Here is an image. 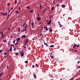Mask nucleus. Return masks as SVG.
<instances>
[{
  "mask_svg": "<svg viewBox=\"0 0 80 80\" xmlns=\"http://www.w3.org/2000/svg\"><path fill=\"white\" fill-rule=\"evenodd\" d=\"M20 53L22 57L23 56V55H24L23 52L22 51V52H20Z\"/></svg>",
  "mask_w": 80,
  "mask_h": 80,
  "instance_id": "f257e3e1",
  "label": "nucleus"
},
{
  "mask_svg": "<svg viewBox=\"0 0 80 80\" xmlns=\"http://www.w3.org/2000/svg\"><path fill=\"white\" fill-rule=\"evenodd\" d=\"M37 20L38 21H40V20H41V18L40 17H37Z\"/></svg>",
  "mask_w": 80,
  "mask_h": 80,
  "instance_id": "f03ea898",
  "label": "nucleus"
},
{
  "mask_svg": "<svg viewBox=\"0 0 80 80\" xmlns=\"http://www.w3.org/2000/svg\"><path fill=\"white\" fill-rule=\"evenodd\" d=\"M20 40V38H17L16 40L17 43H18V41Z\"/></svg>",
  "mask_w": 80,
  "mask_h": 80,
  "instance_id": "7ed1b4c3",
  "label": "nucleus"
},
{
  "mask_svg": "<svg viewBox=\"0 0 80 80\" xmlns=\"http://www.w3.org/2000/svg\"><path fill=\"white\" fill-rule=\"evenodd\" d=\"M50 57L51 58H52V59H53V58H54L53 56L52 55V53L50 54Z\"/></svg>",
  "mask_w": 80,
  "mask_h": 80,
  "instance_id": "20e7f679",
  "label": "nucleus"
},
{
  "mask_svg": "<svg viewBox=\"0 0 80 80\" xmlns=\"http://www.w3.org/2000/svg\"><path fill=\"white\" fill-rule=\"evenodd\" d=\"M31 25H32V28H33V27H34V23H33V22H32Z\"/></svg>",
  "mask_w": 80,
  "mask_h": 80,
  "instance_id": "39448f33",
  "label": "nucleus"
},
{
  "mask_svg": "<svg viewBox=\"0 0 80 80\" xmlns=\"http://www.w3.org/2000/svg\"><path fill=\"white\" fill-rule=\"evenodd\" d=\"M44 28H45V30H46V31H47V30H48V29H47V28H47V27H44Z\"/></svg>",
  "mask_w": 80,
  "mask_h": 80,
  "instance_id": "423d86ee",
  "label": "nucleus"
},
{
  "mask_svg": "<svg viewBox=\"0 0 80 80\" xmlns=\"http://www.w3.org/2000/svg\"><path fill=\"white\" fill-rule=\"evenodd\" d=\"M25 37H26V35H22V37H22V38H24Z\"/></svg>",
  "mask_w": 80,
  "mask_h": 80,
  "instance_id": "0eeeda50",
  "label": "nucleus"
},
{
  "mask_svg": "<svg viewBox=\"0 0 80 80\" xmlns=\"http://www.w3.org/2000/svg\"><path fill=\"white\" fill-rule=\"evenodd\" d=\"M51 20H50V21L49 22H48L47 23V24H48V25H49V24H50L51 23Z\"/></svg>",
  "mask_w": 80,
  "mask_h": 80,
  "instance_id": "6e6552de",
  "label": "nucleus"
},
{
  "mask_svg": "<svg viewBox=\"0 0 80 80\" xmlns=\"http://www.w3.org/2000/svg\"><path fill=\"white\" fill-rule=\"evenodd\" d=\"M3 72H1V74H0V77H2V76L3 75Z\"/></svg>",
  "mask_w": 80,
  "mask_h": 80,
  "instance_id": "1a4fd4ad",
  "label": "nucleus"
},
{
  "mask_svg": "<svg viewBox=\"0 0 80 80\" xmlns=\"http://www.w3.org/2000/svg\"><path fill=\"white\" fill-rule=\"evenodd\" d=\"M54 7H52V8H51V10L52 11H53V10H54Z\"/></svg>",
  "mask_w": 80,
  "mask_h": 80,
  "instance_id": "9d476101",
  "label": "nucleus"
},
{
  "mask_svg": "<svg viewBox=\"0 0 80 80\" xmlns=\"http://www.w3.org/2000/svg\"><path fill=\"white\" fill-rule=\"evenodd\" d=\"M77 47V44H75L74 45V46H73V48H75V47Z\"/></svg>",
  "mask_w": 80,
  "mask_h": 80,
  "instance_id": "9b49d317",
  "label": "nucleus"
},
{
  "mask_svg": "<svg viewBox=\"0 0 80 80\" xmlns=\"http://www.w3.org/2000/svg\"><path fill=\"white\" fill-rule=\"evenodd\" d=\"M62 8H65V5H62Z\"/></svg>",
  "mask_w": 80,
  "mask_h": 80,
  "instance_id": "f8f14e48",
  "label": "nucleus"
},
{
  "mask_svg": "<svg viewBox=\"0 0 80 80\" xmlns=\"http://www.w3.org/2000/svg\"><path fill=\"white\" fill-rule=\"evenodd\" d=\"M3 15H7V12H6V13H3L2 14Z\"/></svg>",
  "mask_w": 80,
  "mask_h": 80,
  "instance_id": "ddd939ff",
  "label": "nucleus"
},
{
  "mask_svg": "<svg viewBox=\"0 0 80 80\" xmlns=\"http://www.w3.org/2000/svg\"><path fill=\"white\" fill-rule=\"evenodd\" d=\"M53 47H54V45H51L50 46V47H51V48Z\"/></svg>",
  "mask_w": 80,
  "mask_h": 80,
  "instance_id": "4468645a",
  "label": "nucleus"
},
{
  "mask_svg": "<svg viewBox=\"0 0 80 80\" xmlns=\"http://www.w3.org/2000/svg\"><path fill=\"white\" fill-rule=\"evenodd\" d=\"M28 41H29V40H28V39H27V40L26 41V43H28Z\"/></svg>",
  "mask_w": 80,
  "mask_h": 80,
  "instance_id": "2eb2a0df",
  "label": "nucleus"
},
{
  "mask_svg": "<svg viewBox=\"0 0 80 80\" xmlns=\"http://www.w3.org/2000/svg\"><path fill=\"white\" fill-rule=\"evenodd\" d=\"M58 22L59 23V25H60V27H62V25L60 24V22Z\"/></svg>",
  "mask_w": 80,
  "mask_h": 80,
  "instance_id": "dca6fc26",
  "label": "nucleus"
},
{
  "mask_svg": "<svg viewBox=\"0 0 80 80\" xmlns=\"http://www.w3.org/2000/svg\"><path fill=\"white\" fill-rule=\"evenodd\" d=\"M15 12L16 13H17V14L19 13V12L18 11H15Z\"/></svg>",
  "mask_w": 80,
  "mask_h": 80,
  "instance_id": "f3484780",
  "label": "nucleus"
},
{
  "mask_svg": "<svg viewBox=\"0 0 80 80\" xmlns=\"http://www.w3.org/2000/svg\"><path fill=\"white\" fill-rule=\"evenodd\" d=\"M14 2V3H15V4H16V3H17V0H16Z\"/></svg>",
  "mask_w": 80,
  "mask_h": 80,
  "instance_id": "a211bd4d",
  "label": "nucleus"
},
{
  "mask_svg": "<svg viewBox=\"0 0 80 80\" xmlns=\"http://www.w3.org/2000/svg\"><path fill=\"white\" fill-rule=\"evenodd\" d=\"M49 18H50V19H52V16H51V15H49Z\"/></svg>",
  "mask_w": 80,
  "mask_h": 80,
  "instance_id": "6ab92c4d",
  "label": "nucleus"
},
{
  "mask_svg": "<svg viewBox=\"0 0 80 80\" xmlns=\"http://www.w3.org/2000/svg\"><path fill=\"white\" fill-rule=\"evenodd\" d=\"M10 51L11 52H12V48H10Z\"/></svg>",
  "mask_w": 80,
  "mask_h": 80,
  "instance_id": "aec40b11",
  "label": "nucleus"
},
{
  "mask_svg": "<svg viewBox=\"0 0 80 80\" xmlns=\"http://www.w3.org/2000/svg\"><path fill=\"white\" fill-rule=\"evenodd\" d=\"M74 52H78V50H75L74 51H73Z\"/></svg>",
  "mask_w": 80,
  "mask_h": 80,
  "instance_id": "412c9836",
  "label": "nucleus"
},
{
  "mask_svg": "<svg viewBox=\"0 0 80 80\" xmlns=\"http://www.w3.org/2000/svg\"><path fill=\"white\" fill-rule=\"evenodd\" d=\"M52 29H50V30H49V32H52Z\"/></svg>",
  "mask_w": 80,
  "mask_h": 80,
  "instance_id": "4be33fe9",
  "label": "nucleus"
},
{
  "mask_svg": "<svg viewBox=\"0 0 80 80\" xmlns=\"http://www.w3.org/2000/svg\"><path fill=\"white\" fill-rule=\"evenodd\" d=\"M30 13H32V12H33V10H32L31 11H29Z\"/></svg>",
  "mask_w": 80,
  "mask_h": 80,
  "instance_id": "5701e85b",
  "label": "nucleus"
},
{
  "mask_svg": "<svg viewBox=\"0 0 80 80\" xmlns=\"http://www.w3.org/2000/svg\"><path fill=\"white\" fill-rule=\"evenodd\" d=\"M44 45H47V43H45V41H44Z\"/></svg>",
  "mask_w": 80,
  "mask_h": 80,
  "instance_id": "b1692460",
  "label": "nucleus"
},
{
  "mask_svg": "<svg viewBox=\"0 0 80 80\" xmlns=\"http://www.w3.org/2000/svg\"><path fill=\"white\" fill-rule=\"evenodd\" d=\"M55 0H54L53 1V3H54V5H55V2H54Z\"/></svg>",
  "mask_w": 80,
  "mask_h": 80,
  "instance_id": "393cba45",
  "label": "nucleus"
},
{
  "mask_svg": "<svg viewBox=\"0 0 80 80\" xmlns=\"http://www.w3.org/2000/svg\"><path fill=\"white\" fill-rule=\"evenodd\" d=\"M36 67H38V64H36Z\"/></svg>",
  "mask_w": 80,
  "mask_h": 80,
  "instance_id": "a878e982",
  "label": "nucleus"
},
{
  "mask_svg": "<svg viewBox=\"0 0 80 80\" xmlns=\"http://www.w3.org/2000/svg\"><path fill=\"white\" fill-rule=\"evenodd\" d=\"M27 8H28V9H29V8H30V7L27 6Z\"/></svg>",
  "mask_w": 80,
  "mask_h": 80,
  "instance_id": "bb28decb",
  "label": "nucleus"
},
{
  "mask_svg": "<svg viewBox=\"0 0 80 80\" xmlns=\"http://www.w3.org/2000/svg\"><path fill=\"white\" fill-rule=\"evenodd\" d=\"M3 34H2L1 35V37L2 38H3Z\"/></svg>",
  "mask_w": 80,
  "mask_h": 80,
  "instance_id": "cd10ccee",
  "label": "nucleus"
},
{
  "mask_svg": "<svg viewBox=\"0 0 80 80\" xmlns=\"http://www.w3.org/2000/svg\"><path fill=\"white\" fill-rule=\"evenodd\" d=\"M18 52H17L16 53V55H18Z\"/></svg>",
  "mask_w": 80,
  "mask_h": 80,
  "instance_id": "c85d7f7f",
  "label": "nucleus"
},
{
  "mask_svg": "<svg viewBox=\"0 0 80 80\" xmlns=\"http://www.w3.org/2000/svg\"><path fill=\"white\" fill-rule=\"evenodd\" d=\"M28 61H25V63H28Z\"/></svg>",
  "mask_w": 80,
  "mask_h": 80,
  "instance_id": "c756f323",
  "label": "nucleus"
},
{
  "mask_svg": "<svg viewBox=\"0 0 80 80\" xmlns=\"http://www.w3.org/2000/svg\"><path fill=\"white\" fill-rule=\"evenodd\" d=\"M6 40H3V42H4V43H5V42H6Z\"/></svg>",
  "mask_w": 80,
  "mask_h": 80,
  "instance_id": "7c9ffc66",
  "label": "nucleus"
},
{
  "mask_svg": "<svg viewBox=\"0 0 80 80\" xmlns=\"http://www.w3.org/2000/svg\"><path fill=\"white\" fill-rule=\"evenodd\" d=\"M42 4H40V8H41V7H42Z\"/></svg>",
  "mask_w": 80,
  "mask_h": 80,
  "instance_id": "2f4dec72",
  "label": "nucleus"
},
{
  "mask_svg": "<svg viewBox=\"0 0 80 80\" xmlns=\"http://www.w3.org/2000/svg\"><path fill=\"white\" fill-rule=\"evenodd\" d=\"M11 10H10L8 12V13H9L10 12V11Z\"/></svg>",
  "mask_w": 80,
  "mask_h": 80,
  "instance_id": "473e14b6",
  "label": "nucleus"
},
{
  "mask_svg": "<svg viewBox=\"0 0 80 80\" xmlns=\"http://www.w3.org/2000/svg\"><path fill=\"white\" fill-rule=\"evenodd\" d=\"M2 50H0V53H2Z\"/></svg>",
  "mask_w": 80,
  "mask_h": 80,
  "instance_id": "72a5a7b5",
  "label": "nucleus"
},
{
  "mask_svg": "<svg viewBox=\"0 0 80 80\" xmlns=\"http://www.w3.org/2000/svg\"><path fill=\"white\" fill-rule=\"evenodd\" d=\"M15 41H16V40H14L13 41V43H15Z\"/></svg>",
  "mask_w": 80,
  "mask_h": 80,
  "instance_id": "f704fd0d",
  "label": "nucleus"
},
{
  "mask_svg": "<svg viewBox=\"0 0 80 80\" xmlns=\"http://www.w3.org/2000/svg\"><path fill=\"white\" fill-rule=\"evenodd\" d=\"M0 33L1 34H3V32H1Z\"/></svg>",
  "mask_w": 80,
  "mask_h": 80,
  "instance_id": "c9c22d12",
  "label": "nucleus"
},
{
  "mask_svg": "<svg viewBox=\"0 0 80 80\" xmlns=\"http://www.w3.org/2000/svg\"><path fill=\"white\" fill-rule=\"evenodd\" d=\"M40 36H42V35H42V34L41 33V34H40Z\"/></svg>",
  "mask_w": 80,
  "mask_h": 80,
  "instance_id": "e433bc0d",
  "label": "nucleus"
},
{
  "mask_svg": "<svg viewBox=\"0 0 80 80\" xmlns=\"http://www.w3.org/2000/svg\"><path fill=\"white\" fill-rule=\"evenodd\" d=\"M26 25V23H25L23 25V26H24V25Z\"/></svg>",
  "mask_w": 80,
  "mask_h": 80,
  "instance_id": "4c0bfd02",
  "label": "nucleus"
},
{
  "mask_svg": "<svg viewBox=\"0 0 80 80\" xmlns=\"http://www.w3.org/2000/svg\"><path fill=\"white\" fill-rule=\"evenodd\" d=\"M34 77H35V78H36V75H35H35H34Z\"/></svg>",
  "mask_w": 80,
  "mask_h": 80,
  "instance_id": "58836bf2",
  "label": "nucleus"
},
{
  "mask_svg": "<svg viewBox=\"0 0 80 80\" xmlns=\"http://www.w3.org/2000/svg\"><path fill=\"white\" fill-rule=\"evenodd\" d=\"M18 43V42H17L16 44H15V45H17V44H17Z\"/></svg>",
  "mask_w": 80,
  "mask_h": 80,
  "instance_id": "ea45409f",
  "label": "nucleus"
},
{
  "mask_svg": "<svg viewBox=\"0 0 80 80\" xmlns=\"http://www.w3.org/2000/svg\"><path fill=\"white\" fill-rule=\"evenodd\" d=\"M26 27L27 28H28V26H27V24H26Z\"/></svg>",
  "mask_w": 80,
  "mask_h": 80,
  "instance_id": "a19ab883",
  "label": "nucleus"
},
{
  "mask_svg": "<svg viewBox=\"0 0 80 80\" xmlns=\"http://www.w3.org/2000/svg\"><path fill=\"white\" fill-rule=\"evenodd\" d=\"M10 27H9V28L7 29V30H10Z\"/></svg>",
  "mask_w": 80,
  "mask_h": 80,
  "instance_id": "79ce46f5",
  "label": "nucleus"
},
{
  "mask_svg": "<svg viewBox=\"0 0 80 80\" xmlns=\"http://www.w3.org/2000/svg\"><path fill=\"white\" fill-rule=\"evenodd\" d=\"M42 22H39V24H42Z\"/></svg>",
  "mask_w": 80,
  "mask_h": 80,
  "instance_id": "37998d69",
  "label": "nucleus"
},
{
  "mask_svg": "<svg viewBox=\"0 0 80 80\" xmlns=\"http://www.w3.org/2000/svg\"><path fill=\"white\" fill-rule=\"evenodd\" d=\"M19 8V11H20V10H21V8Z\"/></svg>",
  "mask_w": 80,
  "mask_h": 80,
  "instance_id": "c03bdc74",
  "label": "nucleus"
},
{
  "mask_svg": "<svg viewBox=\"0 0 80 80\" xmlns=\"http://www.w3.org/2000/svg\"><path fill=\"white\" fill-rule=\"evenodd\" d=\"M4 54L5 55H7V53H4Z\"/></svg>",
  "mask_w": 80,
  "mask_h": 80,
  "instance_id": "a18cd8bd",
  "label": "nucleus"
},
{
  "mask_svg": "<svg viewBox=\"0 0 80 80\" xmlns=\"http://www.w3.org/2000/svg\"><path fill=\"white\" fill-rule=\"evenodd\" d=\"M13 8H11V9H10V10H13Z\"/></svg>",
  "mask_w": 80,
  "mask_h": 80,
  "instance_id": "49530a36",
  "label": "nucleus"
},
{
  "mask_svg": "<svg viewBox=\"0 0 80 80\" xmlns=\"http://www.w3.org/2000/svg\"><path fill=\"white\" fill-rule=\"evenodd\" d=\"M46 47H49V45H48V44L46 45Z\"/></svg>",
  "mask_w": 80,
  "mask_h": 80,
  "instance_id": "de8ad7c7",
  "label": "nucleus"
},
{
  "mask_svg": "<svg viewBox=\"0 0 80 80\" xmlns=\"http://www.w3.org/2000/svg\"><path fill=\"white\" fill-rule=\"evenodd\" d=\"M11 4H7V5H8V6H9V5H10Z\"/></svg>",
  "mask_w": 80,
  "mask_h": 80,
  "instance_id": "09e8293b",
  "label": "nucleus"
},
{
  "mask_svg": "<svg viewBox=\"0 0 80 80\" xmlns=\"http://www.w3.org/2000/svg\"><path fill=\"white\" fill-rule=\"evenodd\" d=\"M79 46H79V45H78L77 46H76V47H79Z\"/></svg>",
  "mask_w": 80,
  "mask_h": 80,
  "instance_id": "8fccbe9b",
  "label": "nucleus"
},
{
  "mask_svg": "<svg viewBox=\"0 0 80 80\" xmlns=\"http://www.w3.org/2000/svg\"><path fill=\"white\" fill-rule=\"evenodd\" d=\"M8 66H7V69H8Z\"/></svg>",
  "mask_w": 80,
  "mask_h": 80,
  "instance_id": "3c124183",
  "label": "nucleus"
},
{
  "mask_svg": "<svg viewBox=\"0 0 80 80\" xmlns=\"http://www.w3.org/2000/svg\"><path fill=\"white\" fill-rule=\"evenodd\" d=\"M27 43H26V42H25V45H27Z\"/></svg>",
  "mask_w": 80,
  "mask_h": 80,
  "instance_id": "603ef678",
  "label": "nucleus"
},
{
  "mask_svg": "<svg viewBox=\"0 0 80 80\" xmlns=\"http://www.w3.org/2000/svg\"><path fill=\"white\" fill-rule=\"evenodd\" d=\"M8 17H9V14L8 15L7 18H8Z\"/></svg>",
  "mask_w": 80,
  "mask_h": 80,
  "instance_id": "864d4df0",
  "label": "nucleus"
},
{
  "mask_svg": "<svg viewBox=\"0 0 80 80\" xmlns=\"http://www.w3.org/2000/svg\"><path fill=\"white\" fill-rule=\"evenodd\" d=\"M34 65H32V68H34Z\"/></svg>",
  "mask_w": 80,
  "mask_h": 80,
  "instance_id": "5fc2aeb1",
  "label": "nucleus"
},
{
  "mask_svg": "<svg viewBox=\"0 0 80 80\" xmlns=\"http://www.w3.org/2000/svg\"><path fill=\"white\" fill-rule=\"evenodd\" d=\"M11 47H12V46H13V44H11Z\"/></svg>",
  "mask_w": 80,
  "mask_h": 80,
  "instance_id": "6e6d98bb",
  "label": "nucleus"
},
{
  "mask_svg": "<svg viewBox=\"0 0 80 80\" xmlns=\"http://www.w3.org/2000/svg\"><path fill=\"white\" fill-rule=\"evenodd\" d=\"M0 13H1V14H2V15H3V13H2V12H1Z\"/></svg>",
  "mask_w": 80,
  "mask_h": 80,
  "instance_id": "4d7b16f0",
  "label": "nucleus"
},
{
  "mask_svg": "<svg viewBox=\"0 0 80 80\" xmlns=\"http://www.w3.org/2000/svg\"><path fill=\"white\" fill-rule=\"evenodd\" d=\"M43 12H44V13H45V10L44 11L43 10Z\"/></svg>",
  "mask_w": 80,
  "mask_h": 80,
  "instance_id": "13d9d810",
  "label": "nucleus"
},
{
  "mask_svg": "<svg viewBox=\"0 0 80 80\" xmlns=\"http://www.w3.org/2000/svg\"><path fill=\"white\" fill-rule=\"evenodd\" d=\"M59 5H60L59 4L57 5V7H58V6H59Z\"/></svg>",
  "mask_w": 80,
  "mask_h": 80,
  "instance_id": "bf43d9fd",
  "label": "nucleus"
},
{
  "mask_svg": "<svg viewBox=\"0 0 80 80\" xmlns=\"http://www.w3.org/2000/svg\"><path fill=\"white\" fill-rule=\"evenodd\" d=\"M15 50H16V48H14V51H15Z\"/></svg>",
  "mask_w": 80,
  "mask_h": 80,
  "instance_id": "052dcab7",
  "label": "nucleus"
},
{
  "mask_svg": "<svg viewBox=\"0 0 80 80\" xmlns=\"http://www.w3.org/2000/svg\"><path fill=\"white\" fill-rule=\"evenodd\" d=\"M25 45L23 46V47H24H24H25Z\"/></svg>",
  "mask_w": 80,
  "mask_h": 80,
  "instance_id": "680f3d73",
  "label": "nucleus"
},
{
  "mask_svg": "<svg viewBox=\"0 0 80 80\" xmlns=\"http://www.w3.org/2000/svg\"><path fill=\"white\" fill-rule=\"evenodd\" d=\"M4 58H6V56H5L3 57Z\"/></svg>",
  "mask_w": 80,
  "mask_h": 80,
  "instance_id": "e2e57ef3",
  "label": "nucleus"
},
{
  "mask_svg": "<svg viewBox=\"0 0 80 80\" xmlns=\"http://www.w3.org/2000/svg\"><path fill=\"white\" fill-rule=\"evenodd\" d=\"M80 63V62H79H79H78V63Z\"/></svg>",
  "mask_w": 80,
  "mask_h": 80,
  "instance_id": "0e129e2a",
  "label": "nucleus"
},
{
  "mask_svg": "<svg viewBox=\"0 0 80 80\" xmlns=\"http://www.w3.org/2000/svg\"><path fill=\"white\" fill-rule=\"evenodd\" d=\"M47 10V9H44L45 11V10Z\"/></svg>",
  "mask_w": 80,
  "mask_h": 80,
  "instance_id": "69168bd1",
  "label": "nucleus"
},
{
  "mask_svg": "<svg viewBox=\"0 0 80 80\" xmlns=\"http://www.w3.org/2000/svg\"><path fill=\"white\" fill-rule=\"evenodd\" d=\"M29 50H30V48H29Z\"/></svg>",
  "mask_w": 80,
  "mask_h": 80,
  "instance_id": "338daca9",
  "label": "nucleus"
},
{
  "mask_svg": "<svg viewBox=\"0 0 80 80\" xmlns=\"http://www.w3.org/2000/svg\"><path fill=\"white\" fill-rule=\"evenodd\" d=\"M78 68H80V66L78 67Z\"/></svg>",
  "mask_w": 80,
  "mask_h": 80,
  "instance_id": "774afa93",
  "label": "nucleus"
}]
</instances>
